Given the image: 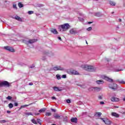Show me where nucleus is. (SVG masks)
Listing matches in <instances>:
<instances>
[{"mask_svg": "<svg viewBox=\"0 0 125 125\" xmlns=\"http://www.w3.org/2000/svg\"><path fill=\"white\" fill-rule=\"evenodd\" d=\"M69 28H70V25L69 23H65L64 24L61 25L59 27V30L61 32H66L67 30H69Z\"/></svg>", "mask_w": 125, "mask_h": 125, "instance_id": "nucleus-1", "label": "nucleus"}, {"mask_svg": "<svg viewBox=\"0 0 125 125\" xmlns=\"http://www.w3.org/2000/svg\"><path fill=\"white\" fill-rule=\"evenodd\" d=\"M83 68L84 70L88 71V72H95L96 71V67L91 65L85 64Z\"/></svg>", "mask_w": 125, "mask_h": 125, "instance_id": "nucleus-2", "label": "nucleus"}, {"mask_svg": "<svg viewBox=\"0 0 125 125\" xmlns=\"http://www.w3.org/2000/svg\"><path fill=\"white\" fill-rule=\"evenodd\" d=\"M100 119L103 121V123L105 124V125H111L112 124H113V122L112 121L109 120V119L107 118H101Z\"/></svg>", "mask_w": 125, "mask_h": 125, "instance_id": "nucleus-3", "label": "nucleus"}, {"mask_svg": "<svg viewBox=\"0 0 125 125\" xmlns=\"http://www.w3.org/2000/svg\"><path fill=\"white\" fill-rule=\"evenodd\" d=\"M38 41L37 39H32V40H24L23 41V42L24 43H25V44H30L32 43H34V42H36Z\"/></svg>", "mask_w": 125, "mask_h": 125, "instance_id": "nucleus-4", "label": "nucleus"}, {"mask_svg": "<svg viewBox=\"0 0 125 125\" xmlns=\"http://www.w3.org/2000/svg\"><path fill=\"white\" fill-rule=\"evenodd\" d=\"M2 86H6V87H9L10 86V84L7 81H3L0 82V87H2Z\"/></svg>", "mask_w": 125, "mask_h": 125, "instance_id": "nucleus-5", "label": "nucleus"}, {"mask_svg": "<svg viewBox=\"0 0 125 125\" xmlns=\"http://www.w3.org/2000/svg\"><path fill=\"white\" fill-rule=\"evenodd\" d=\"M43 55L48 56L49 57H52L54 56V53L50 51H46L43 52Z\"/></svg>", "mask_w": 125, "mask_h": 125, "instance_id": "nucleus-6", "label": "nucleus"}, {"mask_svg": "<svg viewBox=\"0 0 125 125\" xmlns=\"http://www.w3.org/2000/svg\"><path fill=\"white\" fill-rule=\"evenodd\" d=\"M67 73L69 75H79L78 72L75 70H68Z\"/></svg>", "mask_w": 125, "mask_h": 125, "instance_id": "nucleus-7", "label": "nucleus"}, {"mask_svg": "<svg viewBox=\"0 0 125 125\" xmlns=\"http://www.w3.org/2000/svg\"><path fill=\"white\" fill-rule=\"evenodd\" d=\"M4 49L6 50H8V51H10V52H15V50H14L12 47L6 46L4 47Z\"/></svg>", "mask_w": 125, "mask_h": 125, "instance_id": "nucleus-8", "label": "nucleus"}, {"mask_svg": "<svg viewBox=\"0 0 125 125\" xmlns=\"http://www.w3.org/2000/svg\"><path fill=\"white\" fill-rule=\"evenodd\" d=\"M52 70L54 71H63L64 68L60 66H56L53 68Z\"/></svg>", "mask_w": 125, "mask_h": 125, "instance_id": "nucleus-9", "label": "nucleus"}, {"mask_svg": "<svg viewBox=\"0 0 125 125\" xmlns=\"http://www.w3.org/2000/svg\"><path fill=\"white\" fill-rule=\"evenodd\" d=\"M53 89H54V91L57 92L62 91V90H64V88L63 87L57 86L53 87Z\"/></svg>", "mask_w": 125, "mask_h": 125, "instance_id": "nucleus-10", "label": "nucleus"}, {"mask_svg": "<svg viewBox=\"0 0 125 125\" xmlns=\"http://www.w3.org/2000/svg\"><path fill=\"white\" fill-rule=\"evenodd\" d=\"M108 86H109V88H110L111 89L115 90L118 88V85L116 83H114L113 85H112V84H109L108 85Z\"/></svg>", "mask_w": 125, "mask_h": 125, "instance_id": "nucleus-11", "label": "nucleus"}, {"mask_svg": "<svg viewBox=\"0 0 125 125\" xmlns=\"http://www.w3.org/2000/svg\"><path fill=\"white\" fill-rule=\"evenodd\" d=\"M102 79H103L104 80H105V81H107V82H109L110 83H112L113 82V79L105 76H102Z\"/></svg>", "mask_w": 125, "mask_h": 125, "instance_id": "nucleus-12", "label": "nucleus"}, {"mask_svg": "<svg viewBox=\"0 0 125 125\" xmlns=\"http://www.w3.org/2000/svg\"><path fill=\"white\" fill-rule=\"evenodd\" d=\"M69 33L71 35H76V34H78V32L77 31V29L76 28H72L69 30Z\"/></svg>", "mask_w": 125, "mask_h": 125, "instance_id": "nucleus-13", "label": "nucleus"}, {"mask_svg": "<svg viewBox=\"0 0 125 125\" xmlns=\"http://www.w3.org/2000/svg\"><path fill=\"white\" fill-rule=\"evenodd\" d=\"M53 117L56 120H60V119H61V116L57 113H55Z\"/></svg>", "mask_w": 125, "mask_h": 125, "instance_id": "nucleus-14", "label": "nucleus"}, {"mask_svg": "<svg viewBox=\"0 0 125 125\" xmlns=\"http://www.w3.org/2000/svg\"><path fill=\"white\" fill-rule=\"evenodd\" d=\"M111 101L112 102H119L120 101V100L118 98L113 97L111 98Z\"/></svg>", "mask_w": 125, "mask_h": 125, "instance_id": "nucleus-15", "label": "nucleus"}, {"mask_svg": "<svg viewBox=\"0 0 125 125\" xmlns=\"http://www.w3.org/2000/svg\"><path fill=\"white\" fill-rule=\"evenodd\" d=\"M111 116H112V117H115V118H120V114L116 112H112Z\"/></svg>", "mask_w": 125, "mask_h": 125, "instance_id": "nucleus-16", "label": "nucleus"}, {"mask_svg": "<svg viewBox=\"0 0 125 125\" xmlns=\"http://www.w3.org/2000/svg\"><path fill=\"white\" fill-rule=\"evenodd\" d=\"M51 33H52V34H54V35H58V32H57V30L56 29L52 28L51 29Z\"/></svg>", "mask_w": 125, "mask_h": 125, "instance_id": "nucleus-17", "label": "nucleus"}, {"mask_svg": "<svg viewBox=\"0 0 125 125\" xmlns=\"http://www.w3.org/2000/svg\"><path fill=\"white\" fill-rule=\"evenodd\" d=\"M71 122H72V123H78V118H72L71 119Z\"/></svg>", "mask_w": 125, "mask_h": 125, "instance_id": "nucleus-18", "label": "nucleus"}, {"mask_svg": "<svg viewBox=\"0 0 125 125\" xmlns=\"http://www.w3.org/2000/svg\"><path fill=\"white\" fill-rule=\"evenodd\" d=\"M15 19H16V20H17L18 21H22V19H21V18L19 17V16H16L15 17Z\"/></svg>", "mask_w": 125, "mask_h": 125, "instance_id": "nucleus-19", "label": "nucleus"}, {"mask_svg": "<svg viewBox=\"0 0 125 125\" xmlns=\"http://www.w3.org/2000/svg\"><path fill=\"white\" fill-rule=\"evenodd\" d=\"M96 83L98 84H103V83H104V81L102 80H98L96 81Z\"/></svg>", "mask_w": 125, "mask_h": 125, "instance_id": "nucleus-20", "label": "nucleus"}, {"mask_svg": "<svg viewBox=\"0 0 125 125\" xmlns=\"http://www.w3.org/2000/svg\"><path fill=\"white\" fill-rule=\"evenodd\" d=\"M120 71H124L123 69L114 68L113 72H120Z\"/></svg>", "mask_w": 125, "mask_h": 125, "instance_id": "nucleus-21", "label": "nucleus"}, {"mask_svg": "<svg viewBox=\"0 0 125 125\" xmlns=\"http://www.w3.org/2000/svg\"><path fill=\"white\" fill-rule=\"evenodd\" d=\"M109 4H110V5H112V6H115V5H116V2L113 1H109Z\"/></svg>", "mask_w": 125, "mask_h": 125, "instance_id": "nucleus-22", "label": "nucleus"}, {"mask_svg": "<svg viewBox=\"0 0 125 125\" xmlns=\"http://www.w3.org/2000/svg\"><path fill=\"white\" fill-rule=\"evenodd\" d=\"M46 110V108H42L39 110V113H43V112H45Z\"/></svg>", "mask_w": 125, "mask_h": 125, "instance_id": "nucleus-23", "label": "nucleus"}, {"mask_svg": "<svg viewBox=\"0 0 125 125\" xmlns=\"http://www.w3.org/2000/svg\"><path fill=\"white\" fill-rule=\"evenodd\" d=\"M18 6L20 7V8H22V7L24 6V5L21 2H19L18 3Z\"/></svg>", "mask_w": 125, "mask_h": 125, "instance_id": "nucleus-24", "label": "nucleus"}, {"mask_svg": "<svg viewBox=\"0 0 125 125\" xmlns=\"http://www.w3.org/2000/svg\"><path fill=\"white\" fill-rule=\"evenodd\" d=\"M31 122L32 123H33V124H34L35 125H38V122H37V121L35 119L31 120Z\"/></svg>", "mask_w": 125, "mask_h": 125, "instance_id": "nucleus-25", "label": "nucleus"}, {"mask_svg": "<svg viewBox=\"0 0 125 125\" xmlns=\"http://www.w3.org/2000/svg\"><path fill=\"white\" fill-rule=\"evenodd\" d=\"M52 113L51 112H46L45 116L46 117H49L50 116H51Z\"/></svg>", "mask_w": 125, "mask_h": 125, "instance_id": "nucleus-26", "label": "nucleus"}, {"mask_svg": "<svg viewBox=\"0 0 125 125\" xmlns=\"http://www.w3.org/2000/svg\"><path fill=\"white\" fill-rule=\"evenodd\" d=\"M8 107L9 109H12V108H13V104H12V103L9 104H8Z\"/></svg>", "mask_w": 125, "mask_h": 125, "instance_id": "nucleus-27", "label": "nucleus"}, {"mask_svg": "<svg viewBox=\"0 0 125 125\" xmlns=\"http://www.w3.org/2000/svg\"><path fill=\"white\" fill-rule=\"evenodd\" d=\"M56 77L57 79V80H61V76L59 74H57L56 75Z\"/></svg>", "mask_w": 125, "mask_h": 125, "instance_id": "nucleus-28", "label": "nucleus"}, {"mask_svg": "<svg viewBox=\"0 0 125 125\" xmlns=\"http://www.w3.org/2000/svg\"><path fill=\"white\" fill-rule=\"evenodd\" d=\"M67 121H68V117H63V122H67Z\"/></svg>", "mask_w": 125, "mask_h": 125, "instance_id": "nucleus-29", "label": "nucleus"}, {"mask_svg": "<svg viewBox=\"0 0 125 125\" xmlns=\"http://www.w3.org/2000/svg\"><path fill=\"white\" fill-rule=\"evenodd\" d=\"M28 106H29V104H25V105H21V109H23V108H25L26 107H28Z\"/></svg>", "mask_w": 125, "mask_h": 125, "instance_id": "nucleus-30", "label": "nucleus"}, {"mask_svg": "<svg viewBox=\"0 0 125 125\" xmlns=\"http://www.w3.org/2000/svg\"><path fill=\"white\" fill-rule=\"evenodd\" d=\"M95 16H97V17H100V16H101V14L100 13H96L95 14Z\"/></svg>", "mask_w": 125, "mask_h": 125, "instance_id": "nucleus-31", "label": "nucleus"}, {"mask_svg": "<svg viewBox=\"0 0 125 125\" xmlns=\"http://www.w3.org/2000/svg\"><path fill=\"white\" fill-rule=\"evenodd\" d=\"M118 83H123V84H125V82L123 80H122V81H118Z\"/></svg>", "mask_w": 125, "mask_h": 125, "instance_id": "nucleus-32", "label": "nucleus"}, {"mask_svg": "<svg viewBox=\"0 0 125 125\" xmlns=\"http://www.w3.org/2000/svg\"><path fill=\"white\" fill-rule=\"evenodd\" d=\"M6 99H7L8 100H11V99H12V97L10 96H8V97H7Z\"/></svg>", "mask_w": 125, "mask_h": 125, "instance_id": "nucleus-33", "label": "nucleus"}, {"mask_svg": "<svg viewBox=\"0 0 125 125\" xmlns=\"http://www.w3.org/2000/svg\"><path fill=\"white\" fill-rule=\"evenodd\" d=\"M34 13V11H29L28 12V14L29 15H31V14H33Z\"/></svg>", "mask_w": 125, "mask_h": 125, "instance_id": "nucleus-34", "label": "nucleus"}, {"mask_svg": "<svg viewBox=\"0 0 125 125\" xmlns=\"http://www.w3.org/2000/svg\"><path fill=\"white\" fill-rule=\"evenodd\" d=\"M96 114L98 115V117H100L102 115V113L101 112H97Z\"/></svg>", "mask_w": 125, "mask_h": 125, "instance_id": "nucleus-35", "label": "nucleus"}, {"mask_svg": "<svg viewBox=\"0 0 125 125\" xmlns=\"http://www.w3.org/2000/svg\"><path fill=\"white\" fill-rule=\"evenodd\" d=\"M37 123H38V124L40 125H42V121H41V120L39 119H37Z\"/></svg>", "mask_w": 125, "mask_h": 125, "instance_id": "nucleus-36", "label": "nucleus"}, {"mask_svg": "<svg viewBox=\"0 0 125 125\" xmlns=\"http://www.w3.org/2000/svg\"><path fill=\"white\" fill-rule=\"evenodd\" d=\"M6 122V121H5V120H0V124H4V123H5Z\"/></svg>", "mask_w": 125, "mask_h": 125, "instance_id": "nucleus-37", "label": "nucleus"}, {"mask_svg": "<svg viewBox=\"0 0 125 125\" xmlns=\"http://www.w3.org/2000/svg\"><path fill=\"white\" fill-rule=\"evenodd\" d=\"M86 30L88 31H91V30H92V27H89V28H87Z\"/></svg>", "mask_w": 125, "mask_h": 125, "instance_id": "nucleus-38", "label": "nucleus"}, {"mask_svg": "<svg viewBox=\"0 0 125 125\" xmlns=\"http://www.w3.org/2000/svg\"><path fill=\"white\" fill-rule=\"evenodd\" d=\"M62 79H66V78H67V76L66 75H63L62 76Z\"/></svg>", "mask_w": 125, "mask_h": 125, "instance_id": "nucleus-39", "label": "nucleus"}, {"mask_svg": "<svg viewBox=\"0 0 125 125\" xmlns=\"http://www.w3.org/2000/svg\"><path fill=\"white\" fill-rule=\"evenodd\" d=\"M42 60H43V61L46 60V57L43 56L42 57Z\"/></svg>", "mask_w": 125, "mask_h": 125, "instance_id": "nucleus-40", "label": "nucleus"}, {"mask_svg": "<svg viewBox=\"0 0 125 125\" xmlns=\"http://www.w3.org/2000/svg\"><path fill=\"white\" fill-rule=\"evenodd\" d=\"M29 68H30V69H34V68H35V65L33 64L32 65H31Z\"/></svg>", "mask_w": 125, "mask_h": 125, "instance_id": "nucleus-41", "label": "nucleus"}, {"mask_svg": "<svg viewBox=\"0 0 125 125\" xmlns=\"http://www.w3.org/2000/svg\"><path fill=\"white\" fill-rule=\"evenodd\" d=\"M95 90H97V91H99L100 90V88L96 87L94 88Z\"/></svg>", "mask_w": 125, "mask_h": 125, "instance_id": "nucleus-42", "label": "nucleus"}, {"mask_svg": "<svg viewBox=\"0 0 125 125\" xmlns=\"http://www.w3.org/2000/svg\"><path fill=\"white\" fill-rule=\"evenodd\" d=\"M26 115H28V116H33V114L31 112L26 113Z\"/></svg>", "mask_w": 125, "mask_h": 125, "instance_id": "nucleus-43", "label": "nucleus"}, {"mask_svg": "<svg viewBox=\"0 0 125 125\" xmlns=\"http://www.w3.org/2000/svg\"><path fill=\"white\" fill-rule=\"evenodd\" d=\"M51 110L52 112H54V113H55V112H56V109H55L54 108H51Z\"/></svg>", "mask_w": 125, "mask_h": 125, "instance_id": "nucleus-44", "label": "nucleus"}, {"mask_svg": "<svg viewBox=\"0 0 125 125\" xmlns=\"http://www.w3.org/2000/svg\"><path fill=\"white\" fill-rule=\"evenodd\" d=\"M100 104L101 105H104V104H105V103H104V102H100Z\"/></svg>", "mask_w": 125, "mask_h": 125, "instance_id": "nucleus-45", "label": "nucleus"}, {"mask_svg": "<svg viewBox=\"0 0 125 125\" xmlns=\"http://www.w3.org/2000/svg\"><path fill=\"white\" fill-rule=\"evenodd\" d=\"M14 106H15V107H17V106H18V103H14Z\"/></svg>", "mask_w": 125, "mask_h": 125, "instance_id": "nucleus-46", "label": "nucleus"}, {"mask_svg": "<svg viewBox=\"0 0 125 125\" xmlns=\"http://www.w3.org/2000/svg\"><path fill=\"white\" fill-rule=\"evenodd\" d=\"M13 7L14 8H15V9H17V7L16 6V4H14L13 5Z\"/></svg>", "mask_w": 125, "mask_h": 125, "instance_id": "nucleus-47", "label": "nucleus"}, {"mask_svg": "<svg viewBox=\"0 0 125 125\" xmlns=\"http://www.w3.org/2000/svg\"><path fill=\"white\" fill-rule=\"evenodd\" d=\"M66 102L67 103H71V101L70 100H66Z\"/></svg>", "mask_w": 125, "mask_h": 125, "instance_id": "nucleus-48", "label": "nucleus"}, {"mask_svg": "<svg viewBox=\"0 0 125 125\" xmlns=\"http://www.w3.org/2000/svg\"><path fill=\"white\" fill-rule=\"evenodd\" d=\"M34 114L35 115V116H39V115H40V113H35Z\"/></svg>", "mask_w": 125, "mask_h": 125, "instance_id": "nucleus-49", "label": "nucleus"}, {"mask_svg": "<svg viewBox=\"0 0 125 125\" xmlns=\"http://www.w3.org/2000/svg\"><path fill=\"white\" fill-rule=\"evenodd\" d=\"M52 99L56 100V97H52Z\"/></svg>", "mask_w": 125, "mask_h": 125, "instance_id": "nucleus-50", "label": "nucleus"}, {"mask_svg": "<svg viewBox=\"0 0 125 125\" xmlns=\"http://www.w3.org/2000/svg\"><path fill=\"white\" fill-rule=\"evenodd\" d=\"M99 99H102V96H99L98 97Z\"/></svg>", "mask_w": 125, "mask_h": 125, "instance_id": "nucleus-51", "label": "nucleus"}, {"mask_svg": "<svg viewBox=\"0 0 125 125\" xmlns=\"http://www.w3.org/2000/svg\"><path fill=\"white\" fill-rule=\"evenodd\" d=\"M58 40H59L60 41H62V39H61V37H58Z\"/></svg>", "mask_w": 125, "mask_h": 125, "instance_id": "nucleus-52", "label": "nucleus"}, {"mask_svg": "<svg viewBox=\"0 0 125 125\" xmlns=\"http://www.w3.org/2000/svg\"><path fill=\"white\" fill-rule=\"evenodd\" d=\"M33 83H29V85H33Z\"/></svg>", "mask_w": 125, "mask_h": 125, "instance_id": "nucleus-53", "label": "nucleus"}, {"mask_svg": "<svg viewBox=\"0 0 125 125\" xmlns=\"http://www.w3.org/2000/svg\"><path fill=\"white\" fill-rule=\"evenodd\" d=\"M119 22H122V19H119Z\"/></svg>", "mask_w": 125, "mask_h": 125, "instance_id": "nucleus-54", "label": "nucleus"}, {"mask_svg": "<svg viewBox=\"0 0 125 125\" xmlns=\"http://www.w3.org/2000/svg\"><path fill=\"white\" fill-rule=\"evenodd\" d=\"M91 23H92V22L91 21L88 22V24H91Z\"/></svg>", "mask_w": 125, "mask_h": 125, "instance_id": "nucleus-55", "label": "nucleus"}, {"mask_svg": "<svg viewBox=\"0 0 125 125\" xmlns=\"http://www.w3.org/2000/svg\"><path fill=\"white\" fill-rule=\"evenodd\" d=\"M7 114L10 113V111H7Z\"/></svg>", "mask_w": 125, "mask_h": 125, "instance_id": "nucleus-56", "label": "nucleus"}, {"mask_svg": "<svg viewBox=\"0 0 125 125\" xmlns=\"http://www.w3.org/2000/svg\"><path fill=\"white\" fill-rule=\"evenodd\" d=\"M5 2H7L8 3H9V1H7V0H5Z\"/></svg>", "mask_w": 125, "mask_h": 125, "instance_id": "nucleus-57", "label": "nucleus"}, {"mask_svg": "<svg viewBox=\"0 0 125 125\" xmlns=\"http://www.w3.org/2000/svg\"><path fill=\"white\" fill-rule=\"evenodd\" d=\"M92 88H90L89 90H92Z\"/></svg>", "mask_w": 125, "mask_h": 125, "instance_id": "nucleus-58", "label": "nucleus"}, {"mask_svg": "<svg viewBox=\"0 0 125 125\" xmlns=\"http://www.w3.org/2000/svg\"><path fill=\"white\" fill-rule=\"evenodd\" d=\"M106 61H107V62H109V59H106Z\"/></svg>", "mask_w": 125, "mask_h": 125, "instance_id": "nucleus-59", "label": "nucleus"}, {"mask_svg": "<svg viewBox=\"0 0 125 125\" xmlns=\"http://www.w3.org/2000/svg\"><path fill=\"white\" fill-rule=\"evenodd\" d=\"M80 21H83V19H81L80 20Z\"/></svg>", "mask_w": 125, "mask_h": 125, "instance_id": "nucleus-60", "label": "nucleus"}, {"mask_svg": "<svg viewBox=\"0 0 125 125\" xmlns=\"http://www.w3.org/2000/svg\"><path fill=\"white\" fill-rule=\"evenodd\" d=\"M123 101H125V97L123 99Z\"/></svg>", "mask_w": 125, "mask_h": 125, "instance_id": "nucleus-61", "label": "nucleus"}, {"mask_svg": "<svg viewBox=\"0 0 125 125\" xmlns=\"http://www.w3.org/2000/svg\"><path fill=\"white\" fill-rule=\"evenodd\" d=\"M86 44H88L87 41H86Z\"/></svg>", "mask_w": 125, "mask_h": 125, "instance_id": "nucleus-62", "label": "nucleus"}, {"mask_svg": "<svg viewBox=\"0 0 125 125\" xmlns=\"http://www.w3.org/2000/svg\"><path fill=\"white\" fill-rule=\"evenodd\" d=\"M115 108H119V106H115Z\"/></svg>", "mask_w": 125, "mask_h": 125, "instance_id": "nucleus-63", "label": "nucleus"}, {"mask_svg": "<svg viewBox=\"0 0 125 125\" xmlns=\"http://www.w3.org/2000/svg\"><path fill=\"white\" fill-rule=\"evenodd\" d=\"M56 125V124H53V125Z\"/></svg>", "mask_w": 125, "mask_h": 125, "instance_id": "nucleus-64", "label": "nucleus"}]
</instances>
